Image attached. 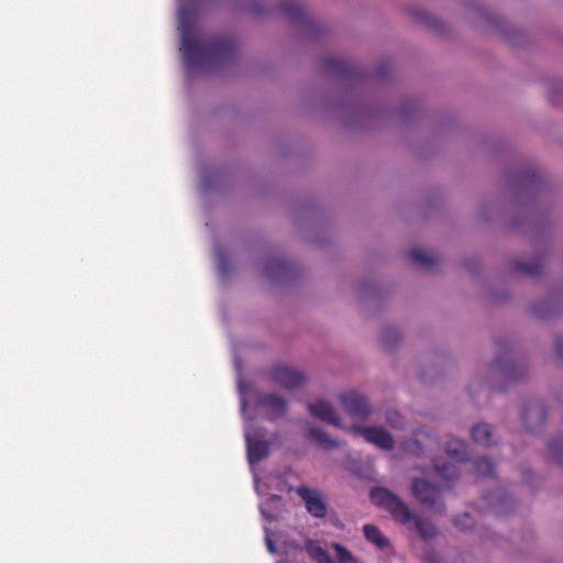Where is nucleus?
<instances>
[{"label":"nucleus","mask_w":563,"mask_h":563,"mask_svg":"<svg viewBox=\"0 0 563 563\" xmlns=\"http://www.w3.org/2000/svg\"><path fill=\"white\" fill-rule=\"evenodd\" d=\"M373 504L387 510L395 521L402 525H411V528L424 540L437 536L438 529L428 519L413 516L408 506L394 493L384 487H375L371 490Z\"/></svg>","instance_id":"obj_2"},{"label":"nucleus","mask_w":563,"mask_h":563,"mask_svg":"<svg viewBox=\"0 0 563 563\" xmlns=\"http://www.w3.org/2000/svg\"><path fill=\"white\" fill-rule=\"evenodd\" d=\"M412 494L421 505L430 508L435 507L440 498L439 487L420 478L413 479Z\"/></svg>","instance_id":"obj_10"},{"label":"nucleus","mask_w":563,"mask_h":563,"mask_svg":"<svg viewBox=\"0 0 563 563\" xmlns=\"http://www.w3.org/2000/svg\"><path fill=\"white\" fill-rule=\"evenodd\" d=\"M266 544H267V548H268L269 552L274 553L275 552V544H274V542L269 538L266 539Z\"/></svg>","instance_id":"obj_32"},{"label":"nucleus","mask_w":563,"mask_h":563,"mask_svg":"<svg viewBox=\"0 0 563 563\" xmlns=\"http://www.w3.org/2000/svg\"><path fill=\"white\" fill-rule=\"evenodd\" d=\"M247 456L251 464H255L268 456L269 441L258 430L245 432Z\"/></svg>","instance_id":"obj_7"},{"label":"nucleus","mask_w":563,"mask_h":563,"mask_svg":"<svg viewBox=\"0 0 563 563\" xmlns=\"http://www.w3.org/2000/svg\"><path fill=\"white\" fill-rule=\"evenodd\" d=\"M543 268V258L541 256H537L530 258L527 262L517 261L515 263V269L519 273L529 275V276H538L542 272Z\"/></svg>","instance_id":"obj_19"},{"label":"nucleus","mask_w":563,"mask_h":563,"mask_svg":"<svg viewBox=\"0 0 563 563\" xmlns=\"http://www.w3.org/2000/svg\"><path fill=\"white\" fill-rule=\"evenodd\" d=\"M339 399L345 412L352 418L365 420L372 413L367 398L354 390L342 393Z\"/></svg>","instance_id":"obj_4"},{"label":"nucleus","mask_w":563,"mask_h":563,"mask_svg":"<svg viewBox=\"0 0 563 563\" xmlns=\"http://www.w3.org/2000/svg\"><path fill=\"white\" fill-rule=\"evenodd\" d=\"M547 419L545 406L539 401L533 400L526 405L522 410V422L529 432L542 429Z\"/></svg>","instance_id":"obj_9"},{"label":"nucleus","mask_w":563,"mask_h":563,"mask_svg":"<svg viewBox=\"0 0 563 563\" xmlns=\"http://www.w3.org/2000/svg\"><path fill=\"white\" fill-rule=\"evenodd\" d=\"M288 269V263L286 261L276 260L267 263L265 266L266 275L275 277L284 274Z\"/></svg>","instance_id":"obj_26"},{"label":"nucleus","mask_w":563,"mask_h":563,"mask_svg":"<svg viewBox=\"0 0 563 563\" xmlns=\"http://www.w3.org/2000/svg\"><path fill=\"white\" fill-rule=\"evenodd\" d=\"M401 339L400 332L397 328L388 325L382 331V342L386 349H393Z\"/></svg>","instance_id":"obj_23"},{"label":"nucleus","mask_w":563,"mask_h":563,"mask_svg":"<svg viewBox=\"0 0 563 563\" xmlns=\"http://www.w3.org/2000/svg\"><path fill=\"white\" fill-rule=\"evenodd\" d=\"M409 257L412 262L417 263L423 268H431L438 263V260L430 256L418 249H413L409 252Z\"/></svg>","instance_id":"obj_22"},{"label":"nucleus","mask_w":563,"mask_h":563,"mask_svg":"<svg viewBox=\"0 0 563 563\" xmlns=\"http://www.w3.org/2000/svg\"><path fill=\"white\" fill-rule=\"evenodd\" d=\"M280 11L294 23L308 22V16L306 15L303 8L298 2H284L280 5Z\"/></svg>","instance_id":"obj_16"},{"label":"nucleus","mask_w":563,"mask_h":563,"mask_svg":"<svg viewBox=\"0 0 563 563\" xmlns=\"http://www.w3.org/2000/svg\"><path fill=\"white\" fill-rule=\"evenodd\" d=\"M471 435L477 444L489 446L493 444V428L488 423H478L473 427Z\"/></svg>","instance_id":"obj_18"},{"label":"nucleus","mask_w":563,"mask_h":563,"mask_svg":"<svg viewBox=\"0 0 563 563\" xmlns=\"http://www.w3.org/2000/svg\"><path fill=\"white\" fill-rule=\"evenodd\" d=\"M183 58L190 70L203 68L210 64L224 63L236 55L238 43L231 37H196L192 33L189 12H179Z\"/></svg>","instance_id":"obj_1"},{"label":"nucleus","mask_w":563,"mask_h":563,"mask_svg":"<svg viewBox=\"0 0 563 563\" xmlns=\"http://www.w3.org/2000/svg\"><path fill=\"white\" fill-rule=\"evenodd\" d=\"M419 435H420L419 432H415L413 433L415 438L411 440V442L407 443V450L412 452L416 455H420L423 452V448L419 440Z\"/></svg>","instance_id":"obj_30"},{"label":"nucleus","mask_w":563,"mask_h":563,"mask_svg":"<svg viewBox=\"0 0 563 563\" xmlns=\"http://www.w3.org/2000/svg\"><path fill=\"white\" fill-rule=\"evenodd\" d=\"M308 552L317 563H332L330 555L319 545L309 544Z\"/></svg>","instance_id":"obj_27"},{"label":"nucleus","mask_w":563,"mask_h":563,"mask_svg":"<svg viewBox=\"0 0 563 563\" xmlns=\"http://www.w3.org/2000/svg\"><path fill=\"white\" fill-rule=\"evenodd\" d=\"M492 371L500 373L507 380H516L523 375V369L515 362L512 350L506 344L499 346V355L493 362Z\"/></svg>","instance_id":"obj_3"},{"label":"nucleus","mask_w":563,"mask_h":563,"mask_svg":"<svg viewBox=\"0 0 563 563\" xmlns=\"http://www.w3.org/2000/svg\"><path fill=\"white\" fill-rule=\"evenodd\" d=\"M445 452L451 459L459 463L466 462L468 459L466 443L457 439H451L445 443Z\"/></svg>","instance_id":"obj_15"},{"label":"nucleus","mask_w":563,"mask_h":563,"mask_svg":"<svg viewBox=\"0 0 563 563\" xmlns=\"http://www.w3.org/2000/svg\"><path fill=\"white\" fill-rule=\"evenodd\" d=\"M307 407L313 417L335 427H341L340 417L329 401L320 399L316 402H309Z\"/></svg>","instance_id":"obj_13"},{"label":"nucleus","mask_w":563,"mask_h":563,"mask_svg":"<svg viewBox=\"0 0 563 563\" xmlns=\"http://www.w3.org/2000/svg\"><path fill=\"white\" fill-rule=\"evenodd\" d=\"M472 470L481 477H489L495 474V465L487 457H477L472 461Z\"/></svg>","instance_id":"obj_20"},{"label":"nucleus","mask_w":563,"mask_h":563,"mask_svg":"<svg viewBox=\"0 0 563 563\" xmlns=\"http://www.w3.org/2000/svg\"><path fill=\"white\" fill-rule=\"evenodd\" d=\"M363 532L365 539L378 549L384 550L389 547L388 538L385 537L379 528L375 525H365L363 527Z\"/></svg>","instance_id":"obj_17"},{"label":"nucleus","mask_w":563,"mask_h":563,"mask_svg":"<svg viewBox=\"0 0 563 563\" xmlns=\"http://www.w3.org/2000/svg\"><path fill=\"white\" fill-rule=\"evenodd\" d=\"M386 421L393 428H400L404 423L402 417L397 411L388 412L386 416Z\"/></svg>","instance_id":"obj_31"},{"label":"nucleus","mask_w":563,"mask_h":563,"mask_svg":"<svg viewBox=\"0 0 563 563\" xmlns=\"http://www.w3.org/2000/svg\"><path fill=\"white\" fill-rule=\"evenodd\" d=\"M269 375L276 384L287 390L295 389L306 382V376L301 372L286 365H275Z\"/></svg>","instance_id":"obj_6"},{"label":"nucleus","mask_w":563,"mask_h":563,"mask_svg":"<svg viewBox=\"0 0 563 563\" xmlns=\"http://www.w3.org/2000/svg\"><path fill=\"white\" fill-rule=\"evenodd\" d=\"M453 523L460 530H467L475 525V520L468 512H464L460 516L454 517Z\"/></svg>","instance_id":"obj_28"},{"label":"nucleus","mask_w":563,"mask_h":563,"mask_svg":"<svg viewBox=\"0 0 563 563\" xmlns=\"http://www.w3.org/2000/svg\"><path fill=\"white\" fill-rule=\"evenodd\" d=\"M334 549H335L336 556H338V560L340 563H347L353 560V556L350 553V551L346 548H344L343 545L335 543Z\"/></svg>","instance_id":"obj_29"},{"label":"nucleus","mask_w":563,"mask_h":563,"mask_svg":"<svg viewBox=\"0 0 563 563\" xmlns=\"http://www.w3.org/2000/svg\"><path fill=\"white\" fill-rule=\"evenodd\" d=\"M296 493L312 517L322 519L327 516L328 504L319 490L302 485L297 487Z\"/></svg>","instance_id":"obj_5"},{"label":"nucleus","mask_w":563,"mask_h":563,"mask_svg":"<svg viewBox=\"0 0 563 563\" xmlns=\"http://www.w3.org/2000/svg\"><path fill=\"white\" fill-rule=\"evenodd\" d=\"M307 437L324 450H332L339 446V442L332 439L324 430L311 427L307 431Z\"/></svg>","instance_id":"obj_14"},{"label":"nucleus","mask_w":563,"mask_h":563,"mask_svg":"<svg viewBox=\"0 0 563 563\" xmlns=\"http://www.w3.org/2000/svg\"><path fill=\"white\" fill-rule=\"evenodd\" d=\"M489 508L498 516L508 514L515 508V499L504 489L498 488L485 496Z\"/></svg>","instance_id":"obj_12"},{"label":"nucleus","mask_w":563,"mask_h":563,"mask_svg":"<svg viewBox=\"0 0 563 563\" xmlns=\"http://www.w3.org/2000/svg\"><path fill=\"white\" fill-rule=\"evenodd\" d=\"M257 404L266 411L272 421L282 418L287 412V400L277 394L262 395Z\"/></svg>","instance_id":"obj_11"},{"label":"nucleus","mask_w":563,"mask_h":563,"mask_svg":"<svg viewBox=\"0 0 563 563\" xmlns=\"http://www.w3.org/2000/svg\"><path fill=\"white\" fill-rule=\"evenodd\" d=\"M549 454L551 459L559 465L563 466V438L553 439L549 443Z\"/></svg>","instance_id":"obj_24"},{"label":"nucleus","mask_w":563,"mask_h":563,"mask_svg":"<svg viewBox=\"0 0 563 563\" xmlns=\"http://www.w3.org/2000/svg\"><path fill=\"white\" fill-rule=\"evenodd\" d=\"M434 470L446 481H453L459 477L457 466L454 463L441 464L439 461H434Z\"/></svg>","instance_id":"obj_21"},{"label":"nucleus","mask_w":563,"mask_h":563,"mask_svg":"<svg viewBox=\"0 0 563 563\" xmlns=\"http://www.w3.org/2000/svg\"><path fill=\"white\" fill-rule=\"evenodd\" d=\"M444 504H440L439 507L437 508L438 511H443L444 510Z\"/></svg>","instance_id":"obj_33"},{"label":"nucleus","mask_w":563,"mask_h":563,"mask_svg":"<svg viewBox=\"0 0 563 563\" xmlns=\"http://www.w3.org/2000/svg\"><path fill=\"white\" fill-rule=\"evenodd\" d=\"M351 430L355 433L362 434L367 442L373 443L380 449L390 451L395 446L393 435L383 427L352 426Z\"/></svg>","instance_id":"obj_8"},{"label":"nucleus","mask_w":563,"mask_h":563,"mask_svg":"<svg viewBox=\"0 0 563 563\" xmlns=\"http://www.w3.org/2000/svg\"><path fill=\"white\" fill-rule=\"evenodd\" d=\"M324 67L330 73H336L339 75H347L349 71V64L345 60L338 59V58H327L324 60Z\"/></svg>","instance_id":"obj_25"}]
</instances>
